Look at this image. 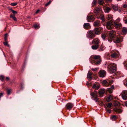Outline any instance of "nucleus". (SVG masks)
Segmentation results:
<instances>
[{"label":"nucleus","mask_w":127,"mask_h":127,"mask_svg":"<svg viewBox=\"0 0 127 127\" xmlns=\"http://www.w3.org/2000/svg\"><path fill=\"white\" fill-rule=\"evenodd\" d=\"M99 40L97 38L94 39L92 41V44H95V45H99Z\"/></svg>","instance_id":"ddd939ff"},{"label":"nucleus","mask_w":127,"mask_h":127,"mask_svg":"<svg viewBox=\"0 0 127 127\" xmlns=\"http://www.w3.org/2000/svg\"><path fill=\"white\" fill-rule=\"evenodd\" d=\"M84 28L86 29H89L91 28V26L89 23H85L83 25Z\"/></svg>","instance_id":"dca6fc26"},{"label":"nucleus","mask_w":127,"mask_h":127,"mask_svg":"<svg viewBox=\"0 0 127 127\" xmlns=\"http://www.w3.org/2000/svg\"><path fill=\"white\" fill-rule=\"evenodd\" d=\"M103 83L105 84H107L108 82L106 80H104L103 81Z\"/></svg>","instance_id":"09e8293b"},{"label":"nucleus","mask_w":127,"mask_h":127,"mask_svg":"<svg viewBox=\"0 0 127 127\" xmlns=\"http://www.w3.org/2000/svg\"><path fill=\"white\" fill-rule=\"evenodd\" d=\"M111 118L112 120L113 121H114L117 118L116 116L115 115L112 116Z\"/></svg>","instance_id":"c85d7f7f"},{"label":"nucleus","mask_w":127,"mask_h":127,"mask_svg":"<svg viewBox=\"0 0 127 127\" xmlns=\"http://www.w3.org/2000/svg\"><path fill=\"white\" fill-rule=\"evenodd\" d=\"M10 17L12 18L14 21H16L17 19L16 17L14 16H13L12 15H10Z\"/></svg>","instance_id":"f704fd0d"},{"label":"nucleus","mask_w":127,"mask_h":127,"mask_svg":"<svg viewBox=\"0 0 127 127\" xmlns=\"http://www.w3.org/2000/svg\"><path fill=\"white\" fill-rule=\"evenodd\" d=\"M3 44L6 46H8L9 47H10V45L8 44L7 41H5V42H4Z\"/></svg>","instance_id":"ea45409f"},{"label":"nucleus","mask_w":127,"mask_h":127,"mask_svg":"<svg viewBox=\"0 0 127 127\" xmlns=\"http://www.w3.org/2000/svg\"><path fill=\"white\" fill-rule=\"evenodd\" d=\"M123 64L124 66L127 68V62H125Z\"/></svg>","instance_id":"de8ad7c7"},{"label":"nucleus","mask_w":127,"mask_h":127,"mask_svg":"<svg viewBox=\"0 0 127 127\" xmlns=\"http://www.w3.org/2000/svg\"><path fill=\"white\" fill-rule=\"evenodd\" d=\"M108 72L111 73H114L116 69V65L114 63H110L107 66Z\"/></svg>","instance_id":"f257e3e1"},{"label":"nucleus","mask_w":127,"mask_h":127,"mask_svg":"<svg viewBox=\"0 0 127 127\" xmlns=\"http://www.w3.org/2000/svg\"><path fill=\"white\" fill-rule=\"evenodd\" d=\"M11 90V89H7V93L8 95H9L10 94Z\"/></svg>","instance_id":"c03bdc74"},{"label":"nucleus","mask_w":127,"mask_h":127,"mask_svg":"<svg viewBox=\"0 0 127 127\" xmlns=\"http://www.w3.org/2000/svg\"><path fill=\"white\" fill-rule=\"evenodd\" d=\"M106 26L107 29L109 30L112 29L114 28L113 22H112L111 21L108 22L107 23Z\"/></svg>","instance_id":"423d86ee"},{"label":"nucleus","mask_w":127,"mask_h":127,"mask_svg":"<svg viewBox=\"0 0 127 127\" xmlns=\"http://www.w3.org/2000/svg\"><path fill=\"white\" fill-rule=\"evenodd\" d=\"M125 105L127 107V101L125 102Z\"/></svg>","instance_id":"864d4df0"},{"label":"nucleus","mask_w":127,"mask_h":127,"mask_svg":"<svg viewBox=\"0 0 127 127\" xmlns=\"http://www.w3.org/2000/svg\"><path fill=\"white\" fill-rule=\"evenodd\" d=\"M97 18L98 19H100L102 21L104 20V16L103 14H99V16L97 17Z\"/></svg>","instance_id":"6ab92c4d"},{"label":"nucleus","mask_w":127,"mask_h":127,"mask_svg":"<svg viewBox=\"0 0 127 127\" xmlns=\"http://www.w3.org/2000/svg\"><path fill=\"white\" fill-rule=\"evenodd\" d=\"M98 74L99 77H104L106 75V72L104 70H100L98 72Z\"/></svg>","instance_id":"9d476101"},{"label":"nucleus","mask_w":127,"mask_h":127,"mask_svg":"<svg viewBox=\"0 0 127 127\" xmlns=\"http://www.w3.org/2000/svg\"><path fill=\"white\" fill-rule=\"evenodd\" d=\"M114 110L115 112L118 113H121L122 112V110L117 107H116L114 109Z\"/></svg>","instance_id":"f3484780"},{"label":"nucleus","mask_w":127,"mask_h":127,"mask_svg":"<svg viewBox=\"0 0 127 127\" xmlns=\"http://www.w3.org/2000/svg\"><path fill=\"white\" fill-rule=\"evenodd\" d=\"M21 88H22V86H21Z\"/></svg>","instance_id":"680f3d73"},{"label":"nucleus","mask_w":127,"mask_h":127,"mask_svg":"<svg viewBox=\"0 0 127 127\" xmlns=\"http://www.w3.org/2000/svg\"><path fill=\"white\" fill-rule=\"evenodd\" d=\"M91 98L95 100L96 102L98 101L99 99L98 98V95L96 91H94L93 92L91 93Z\"/></svg>","instance_id":"7ed1b4c3"},{"label":"nucleus","mask_w":127,"mask_h":127,"mask_svg":"<svg viewBox=\"0 0 127 127\" xmlns=\"http://www.w3.org/2000/svg\"><path fill=\"white\" fill-rule=\"evenodd\" d=\"M100 24V22L99 21H97L94 22V25L95 27L99 26Z\"/></svg>","instance_id":"5701e85b"},{"label":"nucleus","mask_w":127,"mask_h":127,"mask_svg":"<svg viewBox=\"0 0 127 127\" xmlns=\"http://www.w3.org/2000/svg\"><path fill=\"white\" fill-rule=\"evenodd\" d=\"M92 73L89 72L87 74V77L88 79H91L92 78Z\"/></svg>","instance_id":"2f4dec72"},{"label":"nucleus","mask_w":127,"mask_h":127,"mask_svg":"<svg viewBox=\"0 0 127 127\" xmlns=\"http://www.w3.org/2000/svg\"><path fill=\"white\" fill-rule=\"evenodd\" d=\"M8 34L6 33L4 35V38L5 41H7V39Z\"/></svg>","instance_id":"58836bf2"},{"label":"nucleus","mask_w":127,"mask_h":127,"mask_svg":"<svg viewBox=\"0 0 127 127\" xmlns=\"http://www.w3.org/2000/svg\"><path fill=\"white\" fill-rule=\"evenodd\" d=\"M101 36L103 39H104L106 38V34L105 33H102L101 34Z\"/></svg>","instance_id":"e433bc0d"},{"label":"nucleus","mask_w":127,"mask_h":127,"mask_svg":"<svg viewBox=\"0 0 127 127\" xmlns=\"http://www.w3.org/2000/svg\"><path fill=\"white\" fill-rule=\"evenodd\" d=\"M98 2L99 4L100 5H103L104 3L103 0H99Z\"/></svg>","instance_id":"c9c22d12"},{"label":"nucleus","mask_w":127,"mask_h":127,"mask_svg":"<svg viewBox=\"0 0 127 127\" xmlns=\"http://www.w3.org/2000/svg\"><path fill=\"white\" fill-rule=\"evenodd\" d=\"M105 90L104 89H101L99 91V96L100 97H102L103 96V95L105 93Z\"/></svg>","instance_id":"2eb2a0df"},{"label":"nucleus","mask_w":127,"mask_h":127,"mask_svg":"<svg viewBox=\"0 0 127 127\" xmlns=\"http://www.w3.org/2000/svg\"><path fill=\"white\" fill-rule=\"evenodd\" d=\"M9 10L12 12L13 14V16H15V14L17 13V11H15L12 9H10Z\"/></svg>","instance_id":"72a5a7b5"},{"label":"nucleus","mask_w":127,"mask_h":127,"mask_svg":"<svg viewBox=\"0 0 127 127\" xmlns=\"http://www.w3.org/2000/svg\"><path fill=\"white\" fill-rule=\"evenodd\" d=\"M93 58L94 59L93 60V62L95 65H97L101 63V60L100 56L99 55H95L93 56Z\"/></svg>","instance_id":"f03ea898"},{"label":"nucleus","mask_w":127,"mask_h":127,"mask_svg":"<svg viewBox=\"0 0 127 127\" xmlns=\"http://www.w3.org/2000/svg\"><path fill=\"white\" fill-rule=\"evenodd\" d=\"M4 79V76L3 75L0 76V79L1 81H3Z\"/></svg>","instance_id":"37998d69"},{"label":"nucleus","mask_w":127,"mask_h":127,"mask_svg":"<svg viewBox=\"0 0 127 127\" xmlns=\"http://www.w3.org/2000/svg\"><path fill=\"white\" fill-rule=\"evenodd\" d=\"M127 7V5L126 4H124L123 5V7L124 8H126Z\"/></svg>","instance_id":"3c124183"},{"label":"nucleus","mask_w":127,"mask_h":127,"mask_svg":"<svg viewBox=\"0 0 127 127\" xmlns=\"http://www.w3.org/2000/svg\"><path fill=\"white\" fill-rule=\"evenodd\" d=\"M96 1L95 0H94L92 4L94 6V4L95 5L96 4Z\"/></svg>","instance_id":"8fccbe9b"},{"label":"nucleus","mask_w":127,"mask_h":127,"mask_svg":"<svg viewBox=\"0 0 127 127\" xmlns=\"http://www.w3.org/2000/svg\"><path fill=\"white\" fill-rule=\"evenodd\" d=\"M17 4V2H14L11 3L10 4V5L12 6H16Z\"/></svg>","instance_id":"79ce46f5"},{"label":"nucleus","mask_w":127,"mask_h":127,"mask_svg":"<svg viewBox=\"0 0 127 127\" xmlns=\"http://www.w3.org/2000/svg\"><path fill=\"white\" fill-rule=\"evenodd\" d=\"M87 37L91 39H93L95 36V32L93 31H89L87 32Z\"/></svg>","instance_id":"39448f33"},{"label":"nucleus","mask_w":127,"mask_h":127,"mask_svg":"<svg viewBox=\"0 0 127 127\" xmlns=\"http://www.w3.org/2000/svg\"><path fill=\"white\" fill-rule=\"evenodd\" d=\"M113 16L111 15H108L107 17V20H110V21H111L112 22H113Z\"/></svg>","instance_id":"b1692460"},{"label":"nucleus","mask_w":127,"mask_h":127,"mask_svg":"<svg viewBox=\"0 0 127 127\" xmlns=\"http://www.w3.org/2000/svg\"><path fill=\"white\" fill-rule=\"evenodd\" d=\"M107 112L109 113H110L111 112V110L109 109H107Z\"/></svg>","instance_id":"603ef678"},{"label":"nucleus","mask_w":127,"mask_h":127,"mask_svg":"<svg viewBox=\"0 0 127 127\" xmlns=\"http://www.w3.org/2000/svg\"><path fill=\"white\" fill-rule=\"evenodd\" d=\"M120 103L117 101H116L114 103V105L115 106H118L120 105Z\"/></svg>","instance_id":"7c9ffc66"},{"label":"nucleus","mask_w":127,"mask_h":127,"mask_svg":"<svg viewBox=\"0 0 127 127\" xmlns=\"http://www.w3.org/2000/svg\"><path fill=\"white\" fill-rule=\"evenodd\" d=\"M74 106L73 104L71 103H67L65 106V108L68 110H71Z\"/></svg>","instance_id":"f8f14e48"},{"label":"nucleus","mask_w":127,"mask_h":127,"mask_svg":"<svg viewBox=\"0 0 127 127\" xmlns=\"http://www.w3.org/2000/svg\"><path fill=\"white\" fill-rule=\"evenodd\" d=\"M114 89V87L113 85H112L110 88H109L107 89V91L109 92L110 93H111L113 92V90Z\"/></svg>","instance_id":"a211bd4d"},{"label":"nucleus","mask_w":127,"mask_h":127,"mask_svg":"<svg viewBox=\"0 0 127 127\" xmlns=\"http://www.w3.org/2000/svg\"><path fill=\"white\" fill-rule=\"evenodd\" d=\"M113 40H114V42L115 43H119L123 41L122 37H121L115 36Z\"/></svg>","instance_id":"0eeeda50"},{"label":"nucleus","mask_w":127,"mask_h":127,"mask_svg":"<svg viewBox=\"0 0 127 127\" xmlns=\"http://www.w3.org/2000/svg\"><path fill=\"white\" fill-rule=\"evenodd\" d=\"M39 10H37L36 12L35 13H38L39 12Z\"/></svg>","instance_id":"13d9d810"},{"label":"nucleus","mask_w":127,"mask_h":127,"mask_svg":"<svg viewBox=\"0 0 127 127\" xmlns=\"http://www.w3.org/2000/svg\"><path fill=\"white\" fill-rule=\"evenodd\" d=\"M122 32L124 33L127 32V28L126 27H124L122 29Z\"/></svg>","instance_id":"c756f323"},{"label":"nucleus","mask_w":127,"mask_h":127,"mask_svg":"<svg viewBox=\"0 0 127 127\" xmlns=\"http://www.w3.org/2000/svg\"><path fill=\"white\" fill-rule=\"evenodd\" d=\"M112 8L115 11H117L118 9V6L116 5H112Z\"/></svg>","instance_id":"cd10ccee"},{"label":"nucleus","mask_w":127,"mask_h":127,"mask_svg":"<svg viewBox=\"0 0 127 127\" xmlns=\"http://www.w3.org/2000/svg\"><path fill=\"white\" fill-rule=\"evenodd\" d=\"M33 27L36 29H38L40 27L39 25L38 24H34L33 26Z\"/></svg>","instance_id":"4c0bfd02"},{"label":"nucleus","mask_w":127,"mask_h":127,"mask_svg":"<svg viewBox=\"0 0 127 127\" xmlns=\"http://www.w3.org/2000/svg\"><path fill=\"white\" fill-rule=\"evenodd\" d=\"M87 20L88 22H93L95 20V18L92 15L89 14L87 17Z\"/></svg>","instance_id":"9b49d317"},{"label":"nucleus","mask_w":127,"mask_h":127,"mask_svg":"<svg viewBox=\"0 0 127 127\" xmlns=\"http://www.w3.org/2000/svg\"><path fill=\"white\" fill-rule=\"evenodd\" d=\"M99 45H94L91 46L92 49L94 50H97L99 47Z\"/></svg>","instance_id":"4be33fe9"},{"label":"nucleus","mask_w":127,"mask_h":127,"mask_svg":"<svg viewBox=\"0 0 127 127\" xmlns=\"http://www.w3.org/2000/svg\"><path fill=\"white\" fill-rule=\"evenodd\" d=\"M105 47L103 45V44H102V45H100L99 47V50L100 51H103L104 49H105Z\"/></svg>","instance_id":"393cba45"},{"label":"nucleus","mask_w":127,"mask_h":127,"mask_svg":"<svg viewBox=\"0 0 127 127\" xmlns=\"http://www.w3.org/2000/svg\"><path fill=\"white\" fill-rule=\"evenodd\" d=\"M111 10V9L110 8L107 7L105 9V11L106 12L108 13Z\"/></svg>","instance_id":"473e14b6"},{"label":"nucleus","mask_w":127,"mask_h":127,"mask_svg":"<svg viewBox=\"0 0 127 127\" xmlns=\"http://www.w3.org/2000/svg\"><path fill=\"white\" fill-rule=\"evenodd\" d=\"M108 38L111 40H113L114 38L116 36V32L114 30L110 31L108 32Z\"/></svg>","instance_id":"20e7f679"},{"label":"nucleus","mask_w":127,"mask_h":127,"mask_svg":"<svg viewBox=\"0 0 127 127\" xmlns=\"http://www.w3.org/2000/svg\"><path fill=\"white\" fill-rule=\"evenodd\" d=\"M113 98V96L110 95L107 96L106 98V101L108 102H109Z\"/></svg>","instance_id":"aec40b11"},{"label":"nucleus","mask_w":127,"mask_h":127,"mask_svg":"<svg viewBox=\"0 0 127 127\" xmlns=\"http://www.w3.org/2000/svg\"><path fill=\"white\" fill-rule=\"evenodd\" d=\"M98 69V68H92V70L93 71H95Z\"/></svg>","instance_id":"49530a36"},{"label":"nucleus","mask_w":127,"mask_h":127,"mask_svg":"<svg viewBox=\"0 0 127 127\" xmlns=\"http://www.w3.org/2000/svg\"><path fill=\"white\" fill-rule=\"evenodd\" d=\"M51 0H50L49 1V2H48L47 3H46L45 4V6L46 7L48 5H49V4H50L51 3Z\"/></svg>","instance_id":"a18cd8bd"},{"label":"nucleus","mask_w":127,"mask_h":127,"mask_svg":"<svg viewBox=\"0 0 127 127\" xmlns=\"http://www.w3.org/2000/svg\"><path fill=\"white\" fill-rule=\"evenodd\" d=\"M106 1V2H109L111 1L112 0H105Z\"/></svg>","instance_id":"5fc2aeb1"},{"label":"nucleus","mask_w":127,"mask_h":127,"mask_svg":"<svg viewBox=\"0 0 127 127\" xmlns=\"http://www.w3.org/2000/svg\"><path fill=\"white\" fill-rule=\"evenodd\" d=\"M100 10V9L98 8H96L94 10V12L95 14L97 15L98 14Z\"/></svg>","instance_id":"412c9836"},{"label":"nucleus","mask_w":127,"mask_h":127,"mask_svg":"<svg viewBox=\"0 0 127 127\" xmlns=\"http://www.w3.org/2000/svg\"><path fill=\"white\" fill-rule=\"evenodd\" d=\"M6 79L7 81L9 79V77H7L6 78Z\"/></svg>","instance_id":"6e6d98bb"},{"label":"nucleus","mask_w":127,"mask_h":127,"mask_svg":"<svg viewBox=\"0 0 127 127\" xmlns=\"http://www.w3.org/2000/svg\"><path fill=\"white\" fill-rule=\"evenodd\" d=\"M126 86H127V83H126Z\"/></svg>","instance_id":"052dcab7"},{"label":"nucleus","mask_w":127,"mask_h":127,"mask_svg":"<svg viewBox=\"0 0 127 127\" xmlns=\"http://www.w3.org/2000/svg\"><path fill=\"white\" fill-rule=\"evenodd\" d=\"M102 29V28H96L94 29V32L95 34H97L100 33V31H101Z\"/></svg>","instance_id":"4468645a"},{"label":"nucleus","mask_w":127,"mask_h":127,"mask_svg":"<svg viewBox=\"0 0 127 127\" xmlns=\"http://www.w3.org/2000/svg\"><path fill=\"white\" fill-rule=\"evenodd\" d=\"M93 88L95 90H97L99 88L98 85L96 84H94L93 86Z\"/></svg>","instance_id":"a878e982"},{"label":"nucleus","mask_w":127,"mask_h":127,"mask_svg":"<svg viewBox=\"0 0 127 127\" xmlns=\"http://www.w3.org/2000/svg\"><path fill=\"white\" fill-rule=\"evenodd\" d=\"M112 105L111 103H109L107 104V107L110 108L111 107Z\"/></svg>","instance_id":"a19ab883"},{"label":"nucleus","mask_w":127,"mask_h":127,"mask_svg":"<svg viewBox=\"0 0 127 127\" xmlns=\"http://www.w3.org/2000/svg\"><path fill=\"white\" fill-rule=\"evenodd\" d=\"M114 25L117 28H120L122 26L121 24L120 23L117 24L115 23Z\"/></svg>","instance_id":"bb28decb"},{"label":"nucleus","mask_w":127,"mask_h":127,"mask_svg":"<svg viewBox=\"0 0 127 127\" xmlns=\"http://www.w3.org/2000/svg\"><path fill=\"white\" fill-rule=\"evenodd\" d=\"M119 55V52L117 51H115L112 52L111 56L113 58H116L118 57Z\"/></svg>","instance_id":"6e6552de"},{"label":"nucleus","mask_w":127,"mask_h":127,"mask_svg":"<svg viewBox=\"0 0 127 127\" xmlns=\"http://www.w3.org/2000/svg\"><path fill=\"white\" fill-rule=\"evenodd\" d=\"M125 23L127 24V19L125 20Z\"/></svg>","instance_id":"4d7b16f0"},{"label":"nucleus","mask_w":127,"mask_h":127,"mask_svg":"<svg viewBox=\"0 0 127 127\" xmlns=\"http://www.w3.org/2000/svg\"><path fill=\"white\" fill-rule=\"evenodd\" d=\"M121 95L122 98L125 100H127V91L124 90L122 92Z\"/></svg>","instance_id":"1a4fd4ad"},{"label":"nucleus","mask_w":127,"mask_h":127,"mask_svg":"<svg viewBox=\"0 0 127 127\" xmlns=\"http://www.w3.org/2000/svg\"><path fill=\"white\" fill-rule=\"evenodd\" d=\"M117 20H118V21H119L120 20V18H118L117 19Z\"/></svg>","instance_id":"bf43d9fd"}]
</instances>
